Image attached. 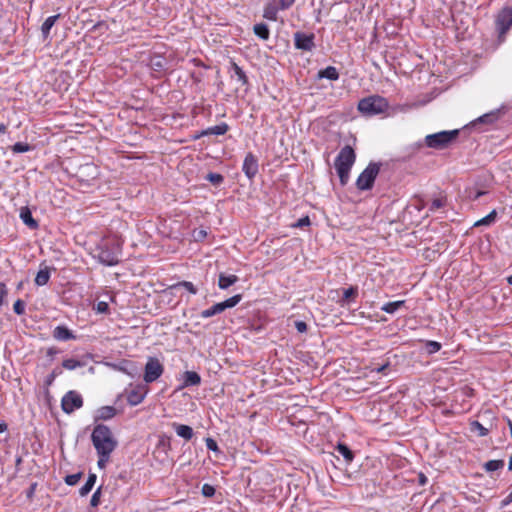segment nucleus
I'll return each instance as SVG.
<instances>
[{"mask_svg":"<svg viewBox=\"0 0 512 512\" xmlns=\"http://www.w3.org/2000/svg\"><path fill=\"white\" fill-rule=\"evenodd\" d=\"M118 370H119V371H121V372H124V373H126V374H128V375H130V376H133V374H132V373H130V372L127 370V368H126V367H124V366H120V367H118Z\"/></svg>","mask_w":512,"mask_h":512,"instance_id":"864d4df0","label":"nucleus"},{"mask_svg":"<svg viewBox=\"0 0 512 512\" xmlns=\"http://www.w3.org/2000/svg\"><path fill=\"white\" fill-rule=\"evenodd\" d=\"M206 179L214 185H220L224 180L223 176L218 173H209Z\"/></svg>","mask_w":512,"mask_h":512,"instance_id":"e433bc0d","label":"nucleus"},{"mask_svg":"<svg viewBox=\"0 0 512 512\" xmlns=\"http://www.w3.org/2000/svg\"><path fill=\"white\" fill-rule=\"evenodd\" d=\"M497 213L495 210L491 211L487 216L483 217L482 219L478 220L475 223V226H482V225H490L492 224L496 219Z\"/></svg>","mask_w":512,"mask_h":512,"instance_id":"7c9ffc66","label":"nucleus"},{"mask_svg":"<svg viewBox=\"0 0 512 512\" xmlns=\"http://www.w3.org/2000/svg\"><path fill=\"white\" fill-rule=\"evenodd\" d=\"M446 205V197L435 198L430 206L431 211H436Z\"/></svg>","mask_w":512,"mask_h":512,"instance_id":"f704fd0d","label":"nucleus"},{"mask_svg":"<svg viewBox=\"0 0 512 512\" xmlns=\"http://www.w3.org/2000/svg\"><path fill=\"white\" fill-rule=\"evenodd\" d=\"M7 295V288L5 284L0 283V306L3 304V300Z\"/></svg>","mask_w":512,"mask_h":512,"instance_id":"3c124183","label":"nucleus"},{"mask_svg":"<svg viewBox=\"0 0 512 512\" xmlns=\"http://www.w3.org/2000/svg\"><path fill=\"white\" fill-rule=\"evenodd\" d=\"M318 77L326 78L329 80H337L339 78V73L335 67L328 66L327 68L319 71Z\"/></svg>","mask_w":512,"mask_h":512,"instance_id":"412c9836","label":"nucleus"},{"mask_svg":"<svg viewBox=\"0 0 512 512\" xmlns=\"http://www.w3.org/2000/svg\"><path fill=\"white\" fill-rule=\"evenodd\" d=\"M387 367H388V364H386V365H382V366H380V367L376 368V371H377L378 373H381V372H383Z\"/></svg>","mask_w":512,"mask_h":512,"instance_id":"6e6d98bb","label":"nucleus"},{"mask_svg":"<svg viewBox=\"0 0 512 512\" xmlns=\"http://www.w3.org/2000/svg\"><path fill=\"white\" fill-rule=\"evenodd\" d=\"M91 441L98 455L97 465L100 469H104L110 461L111 454L116 449L118 442L111 429L103 424L94 427Z\"/></svg>","mask_w":512,"mask_h":512,"instance_id":"f257e3e1","label":"nucleus"},{"mask_svg":"<svg viewBox=\"0 0 512 512\" xmlns=\"http://www.w3.org/2000/svg\"><path fill=\"white\" fill-rule=\"evenodd\" d=\"M254 33L263 40H267L270 36L269 28L264 23H258L253 28Z\"/></svg>","mask_w":512,"mask_h":512,"instance_id":"a878e982","label":"nucleus"},{"mask_svg":"<svg viewBox=\"0 0 512 512\" xmlns=\"http://www.w3.org/2000/svg\"><path fill=\"white\" fill-rule=\"evenodd\" d=\"M147 393L148 388L145 385H135L127 392V402L131 406H136L145 399Z\"/></svg>","mask_w":512,"mask_h":512,"instance_id":"9b49d317","label":"nucleus"},{"mask_svg":"<svg viewBox=\"0 0 512 512\" xmlns=\"http://www.w3.org/2000/svg\"><path fill=\"white\" fill-rule=\"evenodd\" d=\"M512 502V492L501 502V506L505 507Z\"/></svg>","mask_w":512,"mask_h":512,"instance_id":"603ef678","label":"nucleus"},{"mask_svg":"<svg viewBox=\"0 0 512 512\" xmlns=\"http://www.w3.org/2000/svg\"><path fill=\"white\" fill-rule=\"evenodd\" d=\"M86 168H87V169H95V167H94V166H87Z\"/></svg>","mask_w":512,"mask_h":512,"instance_id":"69168bd1","label":"nucleus"},{"mask_svg":"<svg viewBox=\"0 0 512 512\" xmlns=\"http://www.w3.org/2000/svg\"><path fill=\"white\" fill-rule=\"evenodd\" d=\"M80 478H81V473L67 475L65 478V482H66V484L73 486L79 482Z\"/></svg>","mask_w":512,"mask_h":512,"instance_id":"ea45409f","label":"nucleus"},{"mask_svg":"<svg viewBox=\"0 0 512 512\" xmlns=\"http://www.w3.org/2000/svg\"><path fill=\"white\" fill-rule=\"evenodd\" d=\"M97 476L94 473H90L86 483L80 488L79 493L81 496H86L94 487Z\"/></svg>","mask_w":512,"mask_h":512,"instance_id":"4be33fe9","label":"nucleus"},{"mask_svg":"<svg viewBox=\"0 0 512 512\" xmlns=\"http://www.w3.org/2000/svg\"><path fill=\"white\" fill-rule=\"evenodd\" d=\"M202 494L205 497H212L215 494V488L210 484H204L202 486Z\"/></svg>","mask_w":512,"mask_h":512,"instance_id":"79ce46f5","label":"nucleus"},{"mask_svg":"<svg viewBox=\"0 0 512 512\" xmlns=\"http://www.w3.org/2000/svg\"><path fill=\"white\" fill-rule=\"evenodd\" d=\"M508 283L512 285V275L508 277Z\"/></svg>","mask_w":512,"mask_h":512,"instance_id":"e2e57ef3","label":"nucleus"},{"mask_svg":"<svg viewBox=\"0 0 512 512\" xmlns=\"http://www.w3.org/2000/svg\"><path fill=\"white\" fill-rule=\"evenodd\" d=\"M336 450L341 456L344 457V459L347 462H351L353 460V457H354L353 453L346 445L338 444V446L336 447Z\"/></svg>","mask_w":512,"mask_h":512,"instance_id":"c85d7f7f","label":"nucleus"},{"mask_svg":"<svg viewBox=\"0 0 512 512\" xmlns=\"http://www.w3.org/2000/svg\"><path fill=\"white\" fill-rule=\"evenodd\" d=\"M356 160L353 148L349 145L344 146L335 159V169L340 179L341 185H346L349 180V174Z\"/></svg>","mask_w":512,"mask_h":512,"instance_id":"f03ea898","label":"nucleus"},{"mask_svg":"<svg viewBox=\"0 0 512 512\" xmlns=\"http://www.w3.org/2000/svg\"><path fill=\"white\" fill-rule=\"evenodd\" d=\"M100 497H101V487H98L91 497L90 505L92 507H97L100 504Z\"/></svg>","mask_w":512,"mask_h":512,"instance_id":"a19ab883","label":"nucleus"},{"mask_svg":"<svg viewBox=\"0 0 512 512\" xmlns=\"http://www.w3.org/2000/svg\"><path fill=\"white\" fill-rule=\"evenodd\" d=\"M481 195H483V192H478L476 198L480 197Z\"/></svg>","mask_w":512,"mask_h":512,"instance_id":"0e129e2a","label":"nucleus"},{"mask_svg":"<svg viewBox=\"0 0 512 512\" xmlns=\"http://www.w3.org/2000/svg\"><path fill=\"white\" fill-rule=\"evenodd\" d=\"M6 430L5 424H0V433L4 432Z\"/></svg>","mask_w":512,"mask_h":512,"instance_id":"13d9d810","label":"nucleus"},{"mask_svg":"<svg viewBox=\"0 0 512 512\" xmlns=\"http://www.w3.org/2000/svg\"><path fill=\"white\" fill-rule=\"evenodd\" d=\"M121 257V245L117 241L106 243L99 248L98 259L106 266L117 265Z\"/></svg>","mask_w":512,"mask_h":512,"instance_id":"20e7f679","label":"nucleus"},{"mask_svg":"<svg viewBox=\"0 0 512 512\" xmlns=\"http://www.w3.org/2000/svg\"><path fill=\"white\" fill-rule=\"evenodd\" d=\"M508 469L512 470V455L510 456V459H509Z\"/></svg>","mask_w":512,"mask_h":512,"instance_id":"052dcab7","label":"nucleus"},{"mask_svg":"<svg viewBox=\"0 0 512 512\" xmlns=\"http://www.w3.org/2000/svg\"><path fill=\"white\" fill-rule=\"evenodd\" d=\"M207 235L205 230L198 231L197 237L198 238H204Z\"/></svg>","mask_w":512,"mask_h":512,"instance_id":"5fc2aeb1","label":"nucleus"},{"mask_svg":"<svg viewBox=\"0 0 512 512\" xmlns=\"http://www.w3.org/2000/svg\"><path fill=\"white\" fill-rule=\"evenodd\" d=\"M504 466V461L502 460H490L485 463L484 468L488 472H494L497 471Z\"/></svg>","mask_w":512,"mask_h":512,"instance_id":"c756f323","label":"nucleus"},{"mask_svg":"<svg viewBox=\"0 0 512 512\" xmlns=\"http://www.w3.org/2000/svg\"><path fill=\"white\" fill-rule=\"evenodd\" d=\"M116 414V409L113 406H102L97 409L95 418L97 420H109Z\"/></svg>","mask_w":512,"mask_h":512,"instance_id":"f3484780","label":"nucleus"},{"mask_svg":"<svg viewBox=\"0 0 512 512\" xmlns=\"http://www.w3.org/2000/svg\"><path fill=\"white\" fill-rule=\"evenodd\" d=\"M380 167L376 163H370L358 176L356 186L359 190H370L373 187L375 179L379 173Z\"/></svg>","mask_w":512,"mask_h":512,"instance_id":"0eeeda50","label":"nucleus"},{"mask_svg":"<svg viewBox=\"0 0 512 512\" xmlns=\"http://www.w3.org/2000/svg\"><path fill=\"white\" fill-rule=\"evenodd\" d=\"M311 221L309 216H304L298 219L295 223L291 224L292 228H304L310 226Z\"/></svg>","mask_w":512,"mask_h":512,"instance_id":"c9c22d12","label":"nucleus"},{"mask_svg":"<svg viewBox=\"0 0 512 512\" xmlns=\"http://www.w3.org/2000/svg\"><path fill=\"white\" fill-rule=\"evenodd\" d=\"M228 131V125L226 123H221L219 125H215L207 128L204 132L205 135H224Z\"/></svg>","mask_w":512,"mask_h":512,"instance_id":"393cba45","label":"nucleus"},{"mask_svg":"<svg viewBox=\"0 0 512 512\" xmlns=\"http://www.w3.org/2000/svg\"><path fill=\"white\" fill-rule=\"evenodd\" d=\"M425 349L428 354H434L441 349V344L437 341L429 340L425 342Z\"/></svg>","mask_w":512,"mask_h":512,"instance_id":"2f4dec72","label":"nucleus"},{"mask_svg":"<svg viewBox=\"0 0 512 512\" xmlns=\"http://www.w3.org/2000/svg\"><path fill=\"white\" fill-rule=\"evenodd\" d=\"M508 426H509L511 437H512V421L511 420H508Z\"/></svg>","mask_w":512,"mask_h":512,"instance_id":"680f3d73","label":"nucleus"},{"mask_svg":"<svg viewBox=\"0 0 512 512\" xmlns=\"http://www.w3.org/2000/svg\"><path fill=\"white\" fill-rule=\"evenodd\" d=\"M13 310L17 315H23L25 313V303L18 299L13 305Z\"/></svg>","mask_w":512,"mask_h":512,"instance_id":"58836bf2","label":"nucleus"},{"mask_svg":"<svg viewBox=\"0 0 512 512\" xmlns=\"http://www.w3.org/2000/svg\"><path fill=\"white\" fill-rule=\"evenodd\" d=\"M63 367L67 370H74L82 366V363L76 359H65L62 363Z\"/></svg>","mask_w":512,"mask_h":512,"instance_id":"473e14b6","label":"nucleus"},{"mask_svg":"<svg viewBox=\"0 0 512 512\" xmlns=\"http://www.w3.org/2000/svg\"><path fill=\"white\" fill-rule=\"evenodd\" d=\"M180 288H185L191 294L197 293V288L194 286L192 282L189 281H182L170 287V289L172 290H178Z\"/></svg>","mask_w":512,"mask_h":512,"instance_id":"cd10ccee","label":"nucleus"},{"mask_svg":"<svg viewBox=\"0 0 512 512\" xmlns=\"http://www.w3.org/2000/svg\"><path fill=\"white\" fill-rule=\"evenodd\" d=\"M295 328L299 333L307 331V324L304 321H295Z\"/></svg>","mask_w":512,"mask_h":512,"instance_id":"8fccbe9b","label":"nucleus"},{"mask_svg":"<svg viewBox=\"0 0 512 512\" xmlns=\"http://www.w3.org/2000/svg\"><path fill=\"white\" fill-rule=\"evenodd\" d=\"M95 310L98 313H107L109 310L108 303L105 301H99L95 306Z\"/></svg>","mask_w":512,"mask_h":512,"instance_id":"49530a36","label":"nucleus"},{"mask_svg":"<svg viewBox=\"0 0 512 512\" xmlns=\"http://www.w3.org/2000/svg\"><path fill=\"white\" fill-rule=\"evenodd\" d=\"M496 30L498 32L499 42L505 41V35L512 27V8L504 7L496 15L495 19Z\"/></svg>","mask_w":512,"mask_h":512,"instance_id":"423d86ee","label":"nucleus"},{"mask_svg":"<svg viewBox=\"0 0 512 512\" xmlns=\"http://www.w3.org/2000/svg\"><path fill=\"white\" fill-rule=\"evenodd\" d=\"M201 383V377L198 373L194 371H186L183 374V384L179 389H183L185 387L197 386Z\"/></svg>","mask_w":512,"mask_h":512,"instance_id":"4468645a","label":"nucleus"},{"mask_svg":"<svg viewBox=\"0 0 512 512\" xmlns=\"http://www.w3.org/2000/svg\"><path fill=\"white\" fill-rule=\"evenodd\" d=\"M420 482L424 484L426 482V477L424 475H420Z\"/></svg>","mask_w":512,"mask_h":512,"instance_id":"bf43d9fd","label":"nucleus"},{"mask_svg":"<svg viewBox=\"0 0 512 512\" xmlns=\"http://www.w3.org/2000/svg\"><path fill=\"white\" fill-rule=\"evenodd\" d=\"M5 132H6V125L3 123H0V133H5Z\"/></svg>","mask_w":512,"mask_h":512,"instance_id":"4d7b16f0","label":"nucleus"},{"mask_svg":"<svg viewBox=\"0 0 512 512\" xmlns=\"http://www.w3.org/2000/svg\"><path fill=\"white\" fill-rule=\"evenodd\" d=\"M497 119V113H488L479 118L480 122L492 123Z\"/></svg>","mask_w":512,"mask_h":512,"instance_id":"c03bdc74","label":"nucleus"},{"mask_svg":"<svg viewBox=\"0 0 512 512\" xmlns=\"http://www.w3.org/2000/svg\"><path fill=\"white\" fill-rule=\"evenodd\" d=\"M53 336L60 341H66L75 338L72 332L64 326H57L54 329Z\"/></svg>","mask_w":512,"mask_h":512,"instance_id":"6ab92c4d","label":"nucleus"},{"mask_svg":"<svg viewBox=\"0 0 512 512\" xmlns=\"http://www.w3.org/2000/svg\"><path fill=\"white\" fill-rule=\"evenodd\" d=\"M237 281L238 277L236 275H225L221 273L219 275L218 286L220 289L225 290L235 284Z\"/></svg>","mask_w":512,"mask_h":512,"instance_id":"aec40b11","label":"nucleus"},{"mask_svg":"<svg viewBox=\"0 0 512 512\" xmlns=\"http://www.w3.org/2000/svg\"><path fill=\"white\" fill-rule=\"evenodd\" d=\"M388 107V101L378 95L363 98L358 103V110L368 116L384 113L387 111Z\"/></svg>","mask_w":512,"mask_h":512,"instance_id":"7ed1b4c3","label":"nucleus"},{"mask_svg":"<svg viewBox=\"0 0 512 512\" xmlns=\"http://www.w3.org/2000/svg\"><path fill=\"white\" fill-rule=\"evenodd\" d=\"M163 372L164 366L161 362L155 357H150L144 368V381L146 383H152L160 378Z\"/></svg>","mask_w":512,"mask_h":512,"instance_id":"1a4fd4ad","label":"nucleus"},{"mask_svg":"<svg viewBox=\"0 0 512 512\" xmlns=\"http://www.w3.org/2000/svg\"><path fill=\"white\" fill-rule=\"evenodd\" d=\"M472 430L477 431L479 436H486L489 432L488 429L478 421L472 423Z\"/></svg>","mask_w":512,"mask_h":512,"instance_id":"4c0bfd02","label":"nucleus"},{"mask_svg":"<svg viewBox=\"0 0 512 512\" xmlns=\"http://www.w3.org/2000/svg\"><path fill=\"white\" fill-rule=\"evenodd\" d=\"M205 442L207 449L211 451H218V445L215 440H213L212 438H206Z\"/></svg>","mask_w":512,"mask_h":512,"instance_id":"de8ad7c7","label":"nucleus"},{"mask_svg":"<svg viewBox=\"0 0 512 512\" xmlns=\"http://www.w3.org/2000/svg\"><path fill=\"white\" fill-rule=\"evenodd\" d=\"M172 427L176 434L185 440H190L194 435L193 429L188 425L174 422L172 423Z\"/></svg>","mask_w":512,"mask_h":512,"instance_id":"2eb2a0df","label":"nucleus"},{"mask_svg":"<svg viewBox=\"0 0 512 512\" xmlns=\"http://www.w3.org/2000/svg\"><path fill=\"white\" fill-rule=\"evenodd\" d=\"M356 294H357L356 287H350L348 289H345L343 292V300L348 301L351 297L356 296Z\"/></svg>","mask_w":512,"mask_h":512,"instance_id":"37998d69","label":"nucleus"},{"mask_svg":"<svg viewBox=\"0 0 512 512\" xmlns=\"http://www.w3.org/2000/svg\"><path fill=\"white\" fill-rule=\"evenodd\" d=\"M405 304V301L404 300H398V301H393V302H387L385 303L382 307H381V310L388 313V314H393L395 313L398 309H400L402 306H404Z\"/></svg>","mask_w":512,"mask_h":512,"instance_id":"5701e85b","label":"nucleus"},{"mask_svg":"<svg viewBox=\"0 0 512 512\" xmlns=\"http://www.w3.org/2000/svg\"><path fill=\"white\" fill-rule=\"evenodd\" d=\"M242 170L249 179H252L258 173V161L252 153L246 155Z\"/></svg>","mask_w":512,"mask_h":512,"instance_id":"ddd939ff","label":"nucleus"},{"mask_svg":"<svg viewBox=\"0 0 512 512\" xmlns=\"http://www.w3.org/2000/svg\"><path fill=\"white\" fill-rule=\"evenodd\" d=\"M31 150V146L27 143L17 142L12 146V151L14 153H24Z\"/></svg>","mask_w":512,"mask_h":512,"instance_id":"72a5a7b5","label":"nucleus"},{"mask_svg":"<svg viewBox=\"0 0 512 512\" xmlns=\"http://www.w3.org/2000/svg\"><path fill=\"white\" fill-rule=\"evenodd\" d=\"M59 15L49 16L41 26V32L44 37H47L50 33L51 28L54 26Z\"/></svg>","mask_w":512,"mask_h":512,"instance_id":"b1692460","label":"nucleus"},{"mask_svg":"<svg viewBox=\"0 0 512 512\" xmlns=\"http://www.w3.org/2000/svg\"><path fill=\"white\" fill-rule=\"evenodd\" d=\"M50 279V272L48 270V268H44V269H41L36 277H35V283L36 285L38 286H44L48 283Z\"/></svg>","mask_w":512,"mask_h":512,"instance_id":"bb28decb","label":"nucleus"},{"mask_svg":"<svg viewBox=\"0 0 512 512\" xmlns=\"http://www.w3.org/2000/svg\"><path fill=\"white\" fill-rule=\"evenodd\" d=\"M20 218L31 229L38 227L37 221L32 217V213L28 207H22L20 209Z\"/></svg>","mask_w":512,"mask_h":512,"instance_id":"dca6fc26","label":"nucleus"},{"mask_svg":"<svg viewBox=\"0 0 512 512\" xmlns=\"http://www.w3.org/2000/svg\"><path fill=\"white\" fill-rule=\"evenodd\" d=\"M294 44L297 49L311 51L315 46L314 35L297 32L294 34Z\"/></svg>","mask_w":512,"mask_h":512,"instance_id":"f8f14e48","label":"nucleus"},{"mask_svg":"<svg viewBox=\"0 0 512 512\" xmlns=\"http://www.w3.org/2000/svg\"><path fill=\"white\" fill-rule=\"evenodd\" d=\"M241 299L242 296L240 294L234 295L223 302L216 303L212 307L203 310L200 315L202 318H209L214 315L220 314L228 308L235 307L241 301Z\"/></svg>","mask_w":512,"mask_h":512,"instance_id":"6e6552de","label":"nucleus"},{"mask_svg":"<svg viewBox=\"0 0 512 512\" xmlns=\"http://www.w3.org/2000/svg\"><path fill=\"white\" fill-rule=\"evenodd\" d=\"M278 14V6L274 2L267 3L264 7L263 17L270 21H276Z\"/></svg>","mask_w":512,"mask_h":512,"instance_id":"a211bd4d","label":"nucleus"},{"mask_svg":"<svg viewBox=\"0 0 512 512\" xmlns=\"http://www.w3.org/2000/svg\"><path fill=\"white\" fill-rule=\"evenodd\" d=\"M295 0H278L280 9L285 10L294 4Z\"/></svg>","mask_w":512,"mask_h":512,"instance_id":"09e8293b","label":"nucleus"},{"mask_svg":"<svg viewBox=\"0 0 512 512\" xmlns=\"http://www.w3.org/2000/svg\"><path fill=\"white\" fill-rule=\"evenodd\" d=\"M233 67L238 80L245 83L247 80L245 72L236 64H234Z\"/></svg>","mask_w":512,"mask_h":512,"instance_id":"a18cd8bd","label":"nucleus"},{"mask_svg":"<svg viewBox=\"0 0 512 512\" xmlns=\"http://www.w3.org/2000/svg\"><path fill=\"white\" fill-rule=\"evenodd\" d=\"M459 130L440 131L429 134L425 137V143L428 147L434 149L447 148L458 136Z\"/></svg>","mask_w":512,"mask_h":512,"instance_id":"39448f33","label":"nucleus"},{"mask_svg":"<svg viewBox=\"0 0 512 512\" xmlns=\"http://www.w3.org/2000/svg\"><path fill=\"white\" fill-rule=\"evenodd\" d=\"M61 405L65 413H72L82 407V396L76 391H69L63 396Z\"/></svg>","mask_w":512,"mask_h":512,"instance_id":"9d476101","label":"nucleus"}]
</instances>
